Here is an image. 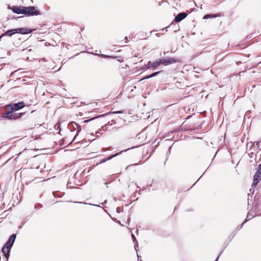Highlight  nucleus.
Segmentation results:
<instances>
[{"mask_svg":"<svg viewBox=\"0 0 261 261\" xmlns=\"http://www.w3.org/2000/svg\"><path fill=\"white\" fill-rule=\"evenodd\" d=\"M16 234H12L9 237L8 240L4 245V247L2 248V252L5 254V257L6 258V260H8V256H9V253L11 250V248L13 246L14 241L16 239Z\"/></svg>","mask_w":261,"mask_h":261,"instance_id":"f257e3e1","label":"nucleus"},{"mask_svg":"<svg viewBox=\"0 0 261 261\" xmlns=\"http://www.w3.org/2000/svg\"><path fill=\"white\" fill-rule=\"evenodd\" d=\"M22 14H24L28 16H34L38 15L40 14V13L35 9V7H23Z\"/></svg>","mask_w":261,"mask_h":261,"instance_id":"f03ea898","label":"nucleus"},{"mask_svg":"<svg viewBox=\"0 0 261 261\" xmlns=\"http://www.w3.org/2000/svg\"><path fill=\"white\" fill-rule=\"evenodd\" d=\"M261 163L258 166V168L254 176V180L252 187L255 186L260 181L261 179Z\"/></svg>","mask_w":261,"mask_h":261,"instance_id":"7ed1b4c3","label":"nucleus"},{"mask_svg":"<svg viewBox=\"0 0 261 261\" xmlns=\"http://www.w3.org/2000/svg\"><path fill=\"white\" fill-rule=\"evenodd\" d=\"M159 61L160 65L163 64L165 66H167L176 62V60L175 59L171 57L160 59Z\"/></svg>","mask_w":261,"mask_h":261,"instance_id":"20e7f679","label":"nucleus"},{"mask_svg":"<svg viewBox=\"0 0 261 261\" xmlns=\"http://www.w3.org/2000/svg\"><path fill=\"white\" fill-rule=\"evenodd\" d=\"M24 106L25 105L23 102H19L18 103L10 104L7 106V107H10L11 108L12 111H14L19 110L24 107Z\"/></svg>","mask_w":261,"mask_h":261,"instance_id":"39448f33","label":"nucleus"},{"mask_svg":"<svg viewBox=\"0 0 261 261\" xmlns=\"http://www.w3.org/2000/svg\"><path fill=\"white\" fill-rule=\"evenodd\" d=\"M16 34H21L23 35L27 34L32 32V30L25 28H17L15 29Z\"/></svg>","mask_w":261,"mask_h":261,"instance_id":"423d86ee","label":"nucleus"},{"mask_svg":"<svg viewBox=\"0 0 261 261\" xmlns=\"http://www.w3.org/2000/svg\"><path fill=\"white\" fill-rule=\"evenodd\" d=\"M15 34H16V32L15 31V29L8 30L7 31H6V32H5L4 33H3V34H2L0 36V41H2V39L4 37H5V36L11 37L13 35H14Z\"/></svg>","mask_w":261,"mask_h":261,"instance_id":"0eeeda50","label":"nucleus"},{"mask_svg":"<svg viewBox=\"0 0 261 261\" xmlns=\"http://www.w3.org/2000/svg\"><path fill=\"white\" fill-rule=\"evenodd\" d=\"M187 15V14L185 12L178 13L175 18V22H179L181 21L186 17Z\"/></svg>","mask_w":261,"mask_h":261,"instance_id":"6e6552de","label":"nucleus"},{"mask_svg":"<svg viewBox=\"0 0 261 261\" xmlns=\"http://www.w3.org/2000/svg\"><path fill=\"white\" fill-rule=\"evenodd\" d=\"M11 9L14 13L22 14L23 7L12 6Z\"/></svg>","mask_w":261,"mask_h":261,"instance_id":"1a4fd4ad","label":"nucleus"},{"mask_svg":"<svg viewBox=\"0 0 261 261\" xmlns=\"http://www.w3.org/2000/svg\"><path fill=\"white\" fill-rule=\"evenodd\" d=\"M160 61H156L153 62H151V61H149L147 64L148 68H155L156 66H160Z\"/></svg>","mask_w":261,"mask_h":261,"instance_id":"9d476101","label":"nucleus"},{"mask_svg":"<svg viewBox=\"0 0 261 261\" xmlns=\"http://www.w3.org/2000/svg\"><path fill=\"white\" fill-rule=\"evenodd\" d=\"M13 111L11 110V111L7 112L6 113H5V114H3V117L7 118L9 119H12V115H13L12 112Z\"/></svg>","mask_w":261,"mask_h":261,"instance_id":"9b49d317","label":"nucleus"},{"mask_svg":"<svg viewBox=\"0 0 261 261\" xmlns=\"http://www.w3.org/2000/svg\"><path fill=\"white\" fill-rule=\"evenodd\" d=\"M72 124H74L76 126L75 129H76V136H75V137L72 140L71 142H73L75 140L76 136L81 130V126L79 124H77L74 122H73V121H72Z\"/></svg>","mask_w":261,"mask_h":261,"instance_id":"f8f14e48","label":"nucleus"},{"mask_svg":"<svg viewBox=\"0 0 261 261\" xmlns=\"http://www.w3.org/2000/svg\"><path fill=\"white\" fill-rule=\"evenodd\" d=\"M23 114H24V113H23L13 114L12 119L15 120V119H18V118H20Z\"/></svg>","mask_w":261,"mask_h":261,"instance_id":"ddd939ff","label":"nucleus"},{"mask_svg":"<svg viewBox=\"0 0 261 261\" xmlns=\"http://www.w3.org/2000/svg\"><path fill=\"white\" fill-rule=\"evenodd\" d=\"M120 153H115V154L113 155H111L110 156H109V158H108L107 159H104L101 162V163H105V162L108 161V160H110L111 159H112V158H113L114 157H115L116 156H117L118 154H119Z\"/></svg>","mask_w":261,"mask_h":261,"instance_id":"4468645a","label":"nucleus"},{"mask_svg":"<svg viewBox=\"0 0 261 261\" xmlns=\"http://www.w3.org/2000/svg\"><path fill=\"white\" fill-rule=\"evenodd\" d=\"M219 16V15L206 14V15H204V16L203 17V19H207V18H215Z\"/></svg>","mask_w":261,"mask_h":261,"instance_id":"2eb2a0df","label":"nucleus"},{"mask_svg":"<svg viewBox=\"0 0 261 261\" xmlns=\"http://www.w3.org/2000/svg\"><path fill=\"white\" fill-rule=\"evenodd\" d=\"M160 72V71L153 72V73L147 76L145 79H149V78L152 77L156 75L157 74H158Z\"/></svg>","mask_w":261,"mask_h":261,"instance_id":"dca6fc26","label":"nucleus"},{"mask_svg":"<svg viewBox=\"0 0 261 261\" xmlns=\"http://www.w3.org/2000/svg\"><path fill=\"white\" fill-rule=\"evenodd\" d=\"M100 116H101V115H100V116H97V117H93V118H91V119H90L85 120L84 121V122H85V123L88 122H89L90 121L92 120H94V119H95V118H97V117H100Z\"/></svg>","mask_w":261,"mask_h":261,"instance_id":"f3484780","label":"nucleus"},{"mask_svg":"<svg viewBox=\"0 0 261 261\" xmlns=\"http://www.w3.org/2000/svg\"><path fill=\"white\" fill-rule=\"evenodd\" d=\"M69 127H71V126H73V130H75V129H76V126H75V124H72V122H71L69 123Z\"/></svg>","mask_w":261,"mask_h":261,"instance_id":"a211bd4d","label":"nucleus"},{"mask_svg":"<svg viewBox=\"0 0 261 261\" xmlns=\"http://www.w3.org/2000/svg\"><path fill=\"white\" fill-rule=\"evenodd\" d=\"M100 56H102L103 58H112V57H110V56H107V55H102V54Z\"/></svg>","mask_w":261,"mask_h":261,"instance_id":"6ab92c4d","label":"nucleus"},{"mask_svg":"<svg viewBox=\"0 0 261 261\" xmlns=\"http://www.w3.org/2000/svg\"><path fill=\"white\" fill-rule=\"evenodd\" d=\"M132 238L133 239V241H135V240H136V238H135V237L134 234H132Z\"/></svg>","mask_w":261,"mask_h":261,"instance_id":"aec40b11","label":"nucleus"},{"mask_svg":"<svg viewBox=\"0 0 261 261\" xmlns=\"http://www.w3.org/2000/svg\"><path fill=\"white\" fill-rule=\"evenodd\" d=\"M113 113H116H116H121V112H120V111H116V112H113Z\"/></svg>","mask_w":261,"mask_h":261,"instance_id":"412c9836","label":"nucleus"},{"mask_svg":"<svg viewBox=\"0 0 261 261\" xmlns=\"http://www.w3.org/2000/svg\"><path fill=\"white\" fill-rule=\"evenodd\" d=\"M55 127H57V129H58V128L60 127V126H59L58 124H56V125H55Z\"/></svg>","mask_w":261,"mask_h":261,"instance_id":"4be33fe9","label":"nucleus"},{"mask_svg":"<svg viewBox=\"0 0 261 261\" xmlns=\"http://www.w3.org/2000/svg\"><path fill=\"white\" fill-rule=\"evenodd\" d=\"M90 205H92V204H89ZM92 205H94V206H99L98 205H95V204H92Z\"/></svg>","mask_w":261,"mask_h":261,"instance_id":"5701e85b","label":"nucleus"},{"mask_svg":"<svg viewBox=\"0 0 261 261\" xmlns=\"http://www.w3.org/2000/svg\"><path fill=\"white\" fill-rule=\"evenodd\" d=\"M125 40H126V41L127 40V37H125Z\"/></svg>","mask_w":261,"mask_h":261,"instance_id":"b1692460","label":"nucleus"},{"mask_svg":"<svg viewBox=\"0 0 261 261\" xmlns=\"http://www.w3.org/2000/svg\"><path fill=\"white\" fill-rule=\"evenodd\" d=\"M246 221H247V220L246 219V220H245V221L243 223L242 225H243V224H244L245 222H246Z\"/></svg>","mask_w":261,"mask_h":261,"instance_id":"393cba45","label":"nucleus"},{"mask_svg":"<svg viewBox=\"0 0 261 261\" xmlns=\"http://www.w3.org/2000/svg\"><path fill=\"white\" fill-rule=\"evenodd\" d=\"M249 214H248L247 218H249Z\"/></svg>","mask_w":261,"mask_h":261,"instance_id":"a878e982","label":"nucleus"},{"mask_svg":"<svg viewBox=\"0 0 261 261\" xmlns=\"http://www.w3.org/2000/svg\"><path fill=\"white\" fill-rule=\"evenodd\" d=\"M217 258H218V257ZM217 260H218V258H217V259H216V260L215 261H217Z\"/></svg>","mask_w":261,"mask_h":261,"instance_id":"bb28decb","label":"nucleus"},{"mask_svg":"<svg viewBox=\"0 0 261 261\" xmlns=\"http://www.w3.org/2000/svg\"><path fill=\"white\" fill-rule=\"evenodd\" d=\"M76 202V203H77V202ZM79 203H81V202H79Z\"/></svg>","mask_w":261,"mask_h":261,"instance_id":"cd10ccee","label":"nucleus"},{"mask_svg":"<svg viewBox=\"0 0 261 261\" xmlns=\"http://www.w3.org/2000/svg\"><path fill=\"white\" fill-rule=\"evenodd\" d=\"M141 261H142V260H141Z\"/></svg>","mask_w":261,"mask_h":261,"instance_id":"c85d7f7f","label":"nucleus"}]
</instances>
